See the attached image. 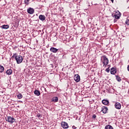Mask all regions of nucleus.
Returning <instances> with one entry per match:
<instances>
[{
	"label": "nucleus",
	"instance_id": "nucleus-1",
	"mask_svg": "<svg viewBox=\"0 0 129 129\" xmlns=\"http://www.w3.org/2000/svg\"><path fill=\"white\" fill-rule=\"evenodd\" d=\"M15 59L16 60L17 64H21L23 62V56L21 55H16L15 56Z\"/></svg>",
	"mask_w": 129,
	"mask_h": 129
},
{
	"label": "nucleus",
	"instance_id": "nucleus-2",
	"mask_svg": "<svg viewBox=\"0 0 129 129\" xmlns=\"http://www.w3.org/2000/svg\"><path fill=\"white\" fill-rule=\"evenodd\" d=\"M103 58V61H102L103 64V66H107V65L108 64V58H107V57H106V56L105 55H103L102 56Z\"/></svg>",
	"mask_w": 129,
	"mask_h": 129
},
{
	"label": "nucleus",
	"instance_id": "nucleus-3",
	"mask_svg": "<svg viewBox=\"0 0 129 129\" xmlns=\"http://www.w3.org/2000/svg\"><path fill=\"white\" fill-rule=\"evenodd\" d=\"M6 121L10 122V123H13V122H15V121H16V119L11 116H7V117L6 118Z\"/></svg>",
	"mask_w": 129,
	"mask_h": 129
},
{
	"label": "nucleus",
	"instance_id": "nucleus-4",
	"mask_svg": "<svg viewBox=\"0 0 129 129\" xmlns=\"http://www.w3.org/2000/svg\"><path fill=\"white\" fill-rule=\"evenodd\" d=\"M112 17H114L115 19H117V20H118L120 18V12H115V14H112Z\"/></svg>",
	"mask_w": 129,
	"mask_h": 129
},
{
	"label": "nucleus",
	"instance_id": "nucleus-5",
	"mask_svg": "<svg viewBox=\"0 0 129 129\" xmlns=\"http://www.w3.org/2000/svg\"><path fill=\"white\" fill-rule=\"evenodd\" d=\"M61 127L63 128H68L69 127V126L68 125V123L65 121H62L61 123Z\"/></svg>",
	"mask_w": 129,
	"mask_h": 129
},
{
	"label": "nucleus",
	"instance_id": "nucleus-6",
	"mask_svg": "<svg viewBox=\"0 0 129 129\" xmlns=\"http://www.w3.org/2000/svg\"><path fill=\"white\" fill-rule=\"evenodd\" d=\"M27 12L28 14H29L30 15H33L34 13H35V10H34L33 8L30 7L27 10Z\"/></svg>",
	"mask_w": 129,
	"mask_h": 129
},
{
	"label": "nucleus",
	"instance_id": "nucleus-7",
	"mask_svg": "<svg viewBox=\"0 0 129 129\" xmlns=\"http://www.w3.org/2000/svg\"><path fill=\"white\" fill-rule=\"evenodd\" d=\"M50 51L52 53H54V54H55L56 53H57L58 52V51H59V49H58L54 47H51L50 48Z\"/></svg>",
	"mask_w": 129,
	"mask_h": 129
},
{
	"label": "nucleus",
	"instance_id": "nucleus-8",
	"mask_svg": "<svg viewBox=\"0 0 129 129\" xmlns=\"http://www.w3.org/2000/svg\"><path fill=\"white\" fill-rule=\"evenodd\" d=\"M74 78L76 82H79L80 81V76L79 75H75Z\"/></svg>",
	"mask_w": 129,
	"mask_h": 129
},
{
	"label": "nucleus",
	"instance_id": "nucleus-9",
	"mask_svg": "<svg viewBox=\"0 0 129 129\" xmlns=\"http://www.w3.org/2000/svg\"><path fill=\"white\" fill-rule=\"evenodd\" d=\"M111 74L114 75L116 73V69L115 68H112L110 70Z\"/></svg>",
	"mask_w": 129,
	"mask_h": 129
},
{
	"label": "nucleus",
	"instance_id": "nucleus-10",
	"mask_svg": "<svg viewBox=\"0 0 129 129\" xmlns=\"http://www.w3.org/2000/svg\"><path fill=\"white\" fill-rule=\"evenodd\" d=\"M108 108L105 106H103L102 107L101 111H102L103 113H106L107 112Z\"/></svg>",
	"mask_w": 129,
	"mask_h": 129
},
{
	"label": "nucleus",
	"instance_id": "nucleus-11",
	"mask_svg": "<svg viewBox=\"0 0 129 129\" xmlns=\"http://www.w3.org/2000/svg\"><path fill=\"white\" fill-rule=\"evenodd\" d=\"M39 19L40 21H45L46 20V17L45 15H40L39 16Z\"/></svg>",
	"mask_w": 129,
	"mask_h": 129
},
{
	"label": "nucleus",
	"instance_id": "nucleus-12",
	"mask_svg": "<svg viewBox=\"0 0 129 129\" xmlns=\"http://www.w3.org/2000/svg\"><path fill=\"white\" fill-rule=\"evenodd\" d=\"M6 73L7 75H12L13 74V70L10 69L6 71Z\"/></svg>",
	"mask_w": 129,
	"mask_h": 129
},
{
	"label": "nucleus",
	"instance_id": "nucleus-13",
	"mask_svg": "<svg viewBox=\"0 0 129 129\" xmlns=\"http://www.w3.org/2000/svg\"><path fill=\"white\" fill-rule=\"evenodd\" d=\"M115 108L117 109H120L121 108V105H120V103L117 102L115 103Z\"/></svg>",
	"mask_w": 129,
	"mask_h": 129
},
{
	"label": "nucleus",
	"instance_id": "nucleus-14",
	"mask_svg": "<svg viewBox=\"0 0 129 129\" xmlns=\"http://www.w3.org/2000/svg\"><path fill=\"white\" fill-rule=\"evenodd\" d=\"M1 28H2V29H4L5 30H7L9 29V28H10V26H9V25H4L1 26Z\"/></svg>",
	"mask_w": 129,
	"mask_h": 129
},
{
	"label": "nucleus",
	"instance_id": "nucleus-15",
	"mask_svg": "<svg viewBox=\"0 0 129 129\" xmlns=\"http://www.w3.org/2000/svg\"><path fill=\"white\" fill-rule=\"evenodd\" d=\"M58 100H59V99L57 97H53L52 98V101L53 102H58Z\"/></svg>",
	"mask_w": 129,
	"mask_h": 129
},
{
	"label": "nucleus",
	"instance_id": "nucleus-16",
	"mask_svg": "<svg viewBox=\"0 0 129 129\" xmlns=\"http://www.w3.org/2000/svg\"><path fill=\"white\" fill-rule=\"evenodd\" d=\"M102 102L103 104H104V105H107V104L109 103V102L107 100H103Z\"/></svg>",
	"mask_w": 129,
	"mask_h": 129
},
{
	"label": "nucleus",
	"instance_id": "nucleus-17",
	"mask_svg": "<svg viewBox=\"0 0 129 129\" xmlns=\"http://www.w3.org/2000/svg\"><path fill=\"white\" fill-rule=\"evenodd\" d=\"M105 129H113V127L111 125H106L105 127Z\"/></svg>",
	"mask_w": 129,
	"mask_h": 129
},
{
	"label": "nucleus",
	"instance_id": "nucleus-18",
	"mask_svg": "<svg viewBox=\"0 0 129 129\" xmlns=\"http://www.w3.org/2000/svg\"><path fill=\"white\" fill-rule=\"evenodd\" d=\"M34 94H35V95H36L37 96H39V95H40V94H41V93H40V91L35 90L34 91Z\"/></svg>",
	"mask_w": 129,
	"mask_h": 129
},
{
	"label": "nucleus",
	"instance_id": "nucleus-19",
	"mask_svg": "<svg viewBox=\"0 0 129 129\" xmlns=\"http://www.w3.org/2000/svg\"><path fill=\"white\" fill-rule=\"evenodd\" d=\"M115 77L117 81H118V82H120V81H121V79L120 78V77L115 75Z\"/></svg>",
	"mask_w": 129,
	"mask_h": 129
},
{
	"label": "nucleus",
	"instance_id": "nucleus-20",
	"mask_svg": "<svg viewBox=\"0 0 129 129\" xmlns=\"http://www.w3.org/2000/svg\"><path fill=\"white\" fill-rule=\"evenodd\" d=\"M4 71H5V68H4V67H3V66H0V72L1 73H3V72H4Z\"/></svg>",
	"mask_w": 129,
	"mask_h": 129
},
{
	"label": "nucleus",
	"instance_id": "nucleus-21",
	"mask_svg": "<svg viewBox=\"0 0 129 129\" xmlns=\"http://www.w3.org/2000/svg\"><path fill=\"white\" fill-rule=\"evenodd\" d=\"M17 97L19 99H22V98H23V95H22L21 93H19L17 95Z\"/></svg>",
	"mask_w": 129,
	"mask_h": 129
},
{
	"label": "nucleus",
	"instance_id": "nucleus-22",
	"mask_svg": "<svg viewBox=\"0 0 129 129\" xmlns=\"http://www.w3.org/2000/svg\"><path fill=\"white\" fill-rule=\"evenodd\" d=\"M29 2H30V0H25V1H24L25 4L27 5H29Z\"/></svg>",
	"mask_w": 129,
	"mask_h": 129
},
{
	"label": "nucleus",
	"instance_id": "nucleus-23",
	"mask_svg": "<svg viewBox=\"0 0 129 129\" xmlns=\"http://www.w3.org/2000/svg\"><path fill=\"white\" fill-rule=\"evenodd\" d=\"M106 72H107V73H109V72L110 71V70H109V68L106 69Z\"/></svg>",
	"mask_w": 129,
	"mask_h": 129
},
{
	"label": "nucleus",
	"instance_id": "nucleus-24",
	"mask_svg": "<svg viewBox=\"0 0 129 129\" xmlns=\"http://www.w3.org/2000/svg\"><path fill=\"white\" fill-rule=\"evenodd\" d=\"M125 24L126 25H129V19H127L126 22H125Z\"/></svg>",
	"mask_w": 129,
	"mask_h": 129
},
{
	"label": "nucleus",
	"instance_id": "nucleus-25",
	"mask_svg": "<svg viewBox=\"0 0 129 129\" xmlns=\"http://www.w3.org/2000/svg\"><path fill=\"white\" fill-rule=\"evenodd\" d=\"M92 118H96V115L93 114V116H92Z\"/></svg>",
	"mask_w": 129,
	"mask_h": 129
},
{
	"label": "nucleus",
	"instance_id": "nucleus-26",
	"mask_svg": "<svg viewBox=\"0 0 129 129\" xmlns=\"http://www.w3.org/2000/svg\"><path fill=\"white\" fill-rule=\"evenodd\" d=\"M37 117H41V116H42V115H41V114H37Z\"/></svg>",
	"mask_w": 129,
	"mask_h": 129
},
{
	"label": "nucleus",
	"instance_id": "nucleus-27",
	"mask_svg": "<svg viewBox=\"0 0 129 129\" xmlns=\"http://www.w3.org/2000/svg\"><path fill=\"white\" fill-rule=\"evenodd\" d=\"M72 128L76 129V128H77V127H76L75 125H73L72 126Z\"/></svg>",
	"mask_w": 129,
	"mask_h": 129
},
{
	"label": "nucleus",
	"instance_id": "nucleus-28",
	"mask_svg": "<svg viewBox=\"0 0 129 129\" xmlns=\"http://www.w3.org/2000/svg\"><path fill=\"white\" fill-rule=\"evenodd\" d=\"M127 71H129V65H128L127 67Z\"/></svg>",
	"mask_w": 129,
	"mask_h": 129
},
{
	"label": "nucleus",
	"instance_id": "nucleus-29",
	"mask_svg": "<svg viewBox=\"0 0 129 129\" xmlns=\"http://www.w3.org/2000/svg\"><path fill=\"white\" fill-rule=\"evenodd\" d=\"M113 1L114 0H111V1L112 2V4H113Z\"/></svg>",
	"mask_w": 129,
	"mask_h": 129
},
{
	"label": "nucleus",
	"instance_id": "nucleus-30",
	"mask_svg": "<svg viewBox=\"0 0 129 129\" xmlns=\"http://www.w3.org/2000/svg\"><path fill=\"white\" fill-rule=\"evenodd\" d=\"M128 72H129V71H128Z\"/></svg>",
	"mask_w": 129,
	"mask_h": 129
}]
</instances>
